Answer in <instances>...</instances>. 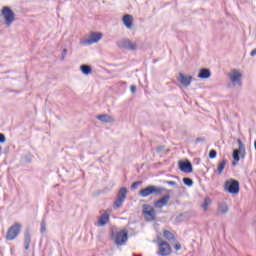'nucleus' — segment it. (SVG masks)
Masks as SVG:
<instances>
[{
	"label": "nucleus",
	"instance_id": "5701e85b",
	"mask_svg": "<svg viewBox=\"0 0 256 256\" xmlns=\"http://www.w3.org/2000/svg\"><path fill=\"white\" fill-rule=\"evenodd\" d=\"M163 237H165L167 241H175V235L171 233V231L164 230Z\"/></svg>",
	"mask_w": 256,
	"mask_h": 256
},
{
	"label": "nucleus",
	"instance_id": "9d476101",
	"mask_svg": "<svg viewBox=\"0 0 256 256\" xmlns=\"http://www.w3.org/2000/svg\"><path fill=\"white\" fill-rule=\"evenodd\" d=\"M230 82L232 83L233 87H241L243 85V82L241 81L243 74L239 72V70L234 69L232 72L228 75Z\"/></svg>",
	"mask_w": 256,
	"mask_h": 256
},
{
	"label": "nucleus",
	"instance_id": "0eeeda50",
	"mask_svg": "<svg viewBox=\"0 0 256 256\" xmlns=\"http://www.w3.org/2000/svg\"><path fill=\"white\" fill-rule=\"evenodd\" d=\"M126 199H127V188L122 187L119 189L117 193V198L114 201V204H113L114 209H120V207H123V203H125Z\"/></svg>",
	"mask_w": 256,
	"mask_h": 256
},
{
	"label": "nucleus",
	"instance_id": "2f4dec72",
	"mask_svg": "<svg viewBox=\"0 0 256 256\" xmlns=\"http://www.w3.org/2000/svg\"><path fill=\"white\" fill-rule=\"evenodd\" d=\"M164 149H165V146H158L156 147V152L161 153L162 151H164Z\"/></svg>",
	"mask_w": 256,
	"mask_h": 256
},
{
	"label": "nucleus",
	"instance_id": "f3484780",
	"mask_svg": "<svg viewBox=\"0 0 256 256\" xmlns=\"http://www.w3.org/2000/svg\"><path fill=\"white\" fill-rule=\"evenodd\" d=\"M122 21L127 29H131V27H133V16L125 14L122 18Z\"/></svg>",
	"mask_w": 256,
	"mask_h": 256
},
{
	"label": "nucleus",
	"instance_id": "a211bd4d",
	"mask_svg": "<svg viewBox=\"0 0 256 256\" xmlns=\"http://www.w3.org/2000/svg\"><path fill=\"white\" fill-rule=\"evenodd\" d=\"M109 222V213L104 212L100 218L98 219V226L99 227H105L107 223Z\"/></svg>",
	"mask_w": 256,
	"mask_h": 256
},
{
	"label": "nucleus",
	"instance_id": "f704fd0d",
	"mask_svg": "<svg viewBox=\"0 0 256 256\" xmlns=\"http://www.w3.org/2000/svg\"><path fill=\"white\" fill-rule=\"evenodd\" d=\"M130 91L131 93H135V91H137V86L135 85L130 86Z\"/></svg>",
	"mask_w": 256,
	"mask_h": 256
},
{
	"label": "nucleus",
	"instance_id": "f257e3e1",
	"mask_svg": "<svg viewBox=\"0 0 256 256\" xmlns=\"http://www.w3.org/2000/svg\"><path fill=\"white\" fill-rule=\"evenodd\" d=\"M110 236L117 247H123V245H126L127 241H129V231L125 228L117 232L112 230Z\"/></svg>",
	"mask_w": 256,
	"mask_h": 256
},
{
	"label": "nucleus",
	"instance_id": "c85d7f7f",
	"mask_svg": "<svg viewBox=\"0 0 256 256\" xmlns=\"http://www.w3.org/2000/svg\"><path fill=\"white\" fill-rule=\"evenodd\" d=\"M65 57H67V48L62 50L61 61H65Z\"/></svg>",
	"mask_w": 256,
	"mask_h": 256
},
{
	"label": "nucleus",
	"instance_id": "f8f14e48",
	"mask_svg": "<svg viewBox=\"0 0 256 256\" xmlns=\"http://www.w3.org/2000/svg\"><path fill=\"white\" fill-rule=\"evenodd\" d=\"M103 39V33L91 32L89 39L85 40L86 45H93V43H99Z\"/></svg>",
	"mask_w": 256,
	"mask_h": 256
},
{
	"label": "nucleus",
	"instance_id": "aec40b11",
	"mask_svg": "<svg viewBox=\"0 0 256 256\" xmlns=\"http://www.w3.org/2000/svg\"><path fill=\"white\" fill-rule=\"evenodd\" d=\"M209 77H211V70H209L207 68L200 69V71L198 73L199 79H209Z\"/></svg>",
	"mask_w": 256,
	"mask_h": 256
},
{
	"label": "nucleus",
	"instance_id": "c9c22d12",
	"mask_svg": "<svg viewBox=\"0 0 256 256\" xmlns=\"http://www.w3.org/2000/svg\"><path fill=\"white\" fill-rule=\"evenodd\" d=\"M174 249L175 251H179L181 249V245L179 243L175 244Z\"/></svg>",
	"mask_w": 256,
	"mask_h": 256
},
{
	"label": "nucleus",
	"instance_id": "bb28decb",
	"mask_svg": "<svg viewBox=\"0 0 256 256\" xmlns=\"http://www.w3.org/2000/svg\"><path fill=\"white\" fill-rule=\"evenodd\" d=\"M45 231H47V224L45 223V219H43V220L41 221L40 233H45Z\"/></svg>",
	"mask_w": 256,
	"mask_h": 256
},
{
	"label": "nucleus",
	"instance_id": "412c9836",
	"mask_svg": "<svg viewBox=\"0 0 256 256\" xmlns=\"http://www.w3.org/2000/svg\"><path fill=\"white\" fill-rule=\"evenodd\" d=\"M80 71L83 73V75H91V73H93V68H91L90 65L82 64L80 66Z\"/></svg>",
	"mask_w": 256,
	"mask_h": 256
},
{
	"label": "nucleus",
	"instance_id": "4c0bfd02",
	"mask_svg": "<svg viewBox=\"0 0 256 256\" xmlns=\"http://www.w3.org/2000/svg\"><path fill=\"white\" fill-rule=\"evenodd\" d=\"M233 167H235V165H237V162H232Z\"/></svg>",
	"mask_w": 256,
	"mask_h": 256
},
{
	"label": "nucleus",
	"instance_id": "4468645a",
	"mask_svg": "<svg viewBox=\"0 0 256 256\" xmlns=\"http://www.w3.org/2000/svg\"><path fill=\"white\" fill-rule=\"evenodd\" d=\"M171 199V196L169 194L164 195L160 199L154 202L155 209H163L167 203H169V200Z\"/></svg>",
	"mask_w": 256,
	"mask_h": 256
},
{
	"label": "nucleus",
	"instance_id": "7ed1b4c3",
	"mask_svg": "<svg viewBox=\"0 0 256 256\" xmlns=\"http://www.w3.org/2000/svg\"><path fill=\"white\" fill-rule=\"evenodd\" d=\"M1 17H3L6 27H11L15 21V12H13L8 6H4L1 9Z\"/></svg>",
	"mask_w": 256,
	"mask_h": 256
},
{
	"label": "nucleus",
	"instance_id": "423d86ee",
	"mask_svg": "<svg viewBox=\"0 0 256 256\" xmlns=\"http://www.w3.org/2000/svg\"><path fill=\"white\" fill-rule=\"evenodd\" d=\"M224 189L231 195H237L240 189L239 181L235 179L226 180V182L224 183Z\"/></svg>",
	"mask_w": 256,
	"mask_h": 256
},
{
	"label": "nucleus",
	"instance_id": "7c9ffc66",
	"mask_svg": "<svg viewBox=\"0 0 256 256\" xmlns=\"http://www.w3.org/2000/svg\"><path fill=\"white\" fill-rule=\"evenodd\" d=\"M7 141V138L5 137V134L0 133V143H5Z\"/></svg>",
	"mask_w": 256,
	"mask_h": 256
},
{
	"label": "nucleus",
	"instance_id": "dca6fc26",
	"mask_svg": "<svg viewBox=\"0 0 256 256\" xmlns=\"http://www.w3.org/2000/svg\"><path fill=\"white\" fill-rule=\"evenodd\" d=\"M96 119L102 123H113L115 121V118L109 114H100L96 116Z\"/></svg>",
	"mask_w": 256,
	"mask_h": 256
},
{
	"label": "nucleus",
	"instance_id": "2eb2a0df",
	"mask_svg": "<svg viewBox=\"0 0 256 256\" xmlns=\"http://www.w3.org/2000/svg\"><path fill=\"white\" fill-rule=\"evenodd\" d=\"M177 79H178L179 83H181V85H183V87H189V85H191V83L193 81V76H187L180 72Z\"/></svg>",
	"mask_w": 256,
	"mask_h": 256
},
{
	"label": "nucleus",
	"instance_id": "e433bc0d",
	"mask_svg": "<svg viewBox=\"0 0 256 256\" xmlns=\"http://www.w3.org/2000/svg\"><path fill=\"white\" fill-rule=\"evenodd\" d=\"M255 55H256V48L253 49V50L251 51V53H250V56H251V57H255Z\"/></svg>",
	"mask_w": 256,
	"mask_h": 256
},
{
	"label": "nucleus",
	"instance_id": "9b49d317",
	"mask_svg": "<svg viewBox=\"0 0 256 256\" xmlns=\"http://www.w3.org/2000/svg\"><path fill=\"white\" fill-rule=\"evenodd\" d=\"M158 255L160 256H169L171 255V246L169 243L163 241V240H158Z\"/></svg>",
	"mask_w": 256,
	"mask_h": 256
},
{
	"label": "nucleus",
	"instance_id": "393cba45",
	"mask_svg": "<svg viewBox=\"0 0 256 256\" xmlns=\"http://www.w3.org/2000/svg\"><path fill=\"white\" fill-rule=\"evenodd\" d=\"M209 205H211V199L205 198L201 207L204 211H207L209 209Z\"/></svg>",
	"mask_w": 256,
	"mask_h": 256
},
{
	"label": "nucleus",
	"instance_id": "ea45409f",
	"mask_svg": "<svg viewBox=\"0 0 256 256\" xmlns=\"http://www.w3.org/2000/svg\"><path fill=\"white\" fill-rule=\"evenodd\" d=\"M133 256H141V255L133 254Z\"/></svg>",
	"mask_w": 256,
	"mask_h": 256
},
{
	"label": "nucleus",
	"instance_id": "cd10ccee",
	"mask_svg": "<svg viewBox=\"0 0 256 256\" xmlns=\"http://www.w3.org/2000/svg\"><path fill=\"white\" fill-rule=\"evenodd\" d=\"M215 157H217V150L212 149L209 152V159H215Z\"/></svg>",
	"mask_w": 256,
	"mask_h": 256
},
{
	"label": "nucleus",
	"instance_id": "c756f323",
	"mask_svg": "<svg viewBox=\"0 0 256 256\" xmlns=\"http://www.w3.org/2000/svg\"><path fill=\"white\" fill-rule=\"evenodd\" d=\"M140 185H141V181H136L132 183L131 189H137V187H139Z\"/></svg>",
	"mask_w": 256,
	"mask_h": 256
},
{
	"label": "nucleus",
	"instance_id": "f03ea898",
	"mask_svg": "<svg viewBox=\"0 0 256 256\" xmlns=\"http://www.w3.org/2000/svg\"><path fill=\"white\" fill-rule=\"evenodd\" d=\"M167 189L155 185H149L139 191L140 197H149V195H161Z\"/></svg>",
	"mask_w": 256,
	"mask_h": 256
},
{
	"label": "nucleus",
	"instance_id": "ddd939ff",
	"mask_svg": "<svg viewBox=\"0 0 256 256\" xmlns=\"http://www.w3.org/2000/svg\"><path fill=\"white\" fill-rule=\"evenodd\" d=\"M178 167L182 173H193V164H191V161H179Z\"/></svg>",
	"mask_w": 256,
	"mask_h": 256
},
{
	"label": "nucleus",
	"instance_id": "473e14b6",
	"mask_svg": "<svg viewBox=\"0 0 256 256\" xmlns=\"http://www.w3.org/2000/svg\"><path fill=\"white\" fill-rule=\"evenodd\" d=\"M165 183L167 185H171L172 187H175L177 185V182H175V181H166Z\"/></svg>",
	"mask_w": 256,
	"mask_h": 256
},
{
	"label": "nucleus",
	"instance_id": "a878e982",
	"mask_svg": "<svg viewBox=\"0 0 256 256\" xmlns=\"http://www.w3.org/2000/svg\"><path fill=\"white\" fill-rule=\"evenodd\" d=\"M184 185H186V187H193V179L189 178V177H184L182 179Z\"/></svg>",
	"mask_w": 256,
	"mask_h": 256
},
{
	"label": "nucleus",
	"instance_id": "b1692460",
	"mask_svg": "<svg viewBox=\"0 0 256 256\" xmlns=\"http://www.w3.org/2000/svg\"><path fill=\"white\" fill-rule=\"evenodd\" d=\"M225 165H227L226 159H223L220 163H218V168H217L218 175H221V173H223L225 169Z\"/></svg>",
	"mask_w": 256,
	"mask_h": 256
},
{
	"label": "nucleus",
	"instance_id": "39448f33",
	"mask_svg": "<svg viewBox=\"0 0 256 256\" xmlns=\"http://www.w3.org/2000/svg\"><path fill=\"white\" fill-rule=\"evenodd\" d=\"M142 213L144 215L145 221L151 222L155 221V217H157V212L155 211V208L149 204H144L142 206Z\"/></svg>",
	"mask_w": 256,
	"mask_h": 256
},
{
	"label": "nucleus",
	"instance_id": "1a4fd4ad",
	"mask_svg": "<svg viewBox=\"0 0 256 256\" xmlns=\"http://www.w3.org/2000/svg\"><path fill=\"white\" fill-rule=\"evenodd\" d=\"M116 45L119 49H126L127 51H136L137 49V44L127 38L118 40Z\"/></svg>",
	"mask_w": 256,
	"mask_h": 256
},
{
	"label": "nucleus",
	"instance_id": "20e7f679",
	"mask_svg": "<svg viewBox=\"0 0 256 256\" xmlns=\"http://www.w3.org/2000/svg\"><path fill=\"white\" fill-rule=\"evenodd\" d=\"M21 227V224L17 222L10 226L6 233V241H14V239H17L21 233Z\"/></svg>",
	"mask_w": 256,
	"mask_h": 256
},
{
	"label": "nucleus",
	"instance_id": "72a5a7b5",
	"mask_svg": "<svg viewBox=\"0 0 256 256\" xmlns=\"http://www.w3.org/2000/svg\"><path fill=\"white\" fill-rule=\"evenodd\" d=\"M204 141H205V138L203 137L196 138V143H203Z\"/></svg>",
	"mask_w": 256,
	"mask_h": 256
},
{
	"label": "nucleus",
	"instance_id": "6ab92c4d",
	"mask_svg": "<svg viewBox=\"0 0 256 256\" xmlns=\"http://www.w3.org/2000/svg\"><path fill=\"white\" fill-rule=\"evenodd\" d=\"M30 245H31V232H29V230H26L24 233V249L28 251Z\"/></svg>",
	"mask_w": 256,
	"mask_h": 256
},
{
	"label": "nucleus",
	"instance_id": "4be33fe9",
	"mask_svg": "<svg viewBox=\"0 0 256 256\" xmlns=\"http://www.w3.org/2000/svg\"><path fill=\"white\" fill-rule=\"evenodd\" d=\"M218 211L222 213V215H225L229 212V206H227V203L222 202L218 205Z\"/></svg>",
	"mask_w": 256,
	"mask_h": 256
},
{
	"label": "nucleus",
	"instance_id": "58836bf2",
	"mask_svg": "<svg viewBox=\"0 0 256 256\" xmlns=\"http://www.w3.org/2000/svg\"><path fill=\"white\" fill-rule=\"evenodd\" d=\"M254 149L256 150V140L254 141Z\"/></svg>",
	"mask_w": 256,
	"mask_h": 256
},
{
	"label": "nucleus",
	"instance_id": "6e6552de",
	"mask_svg": "<svg viewBox=\"0 0 256 256\" xmlns=\"http://www.w3.org/2000/svg\"><path fill=\"white\" fill-rule=\"evenodd\" d=\"M238 149L233 150L232 157L234 161L239 162L242 159H245V145L241 139H237ZM240 155V156H239Z\"/></svg>",
	"mask_w": 256,
	"mask_h": 256
}]
</instances>
